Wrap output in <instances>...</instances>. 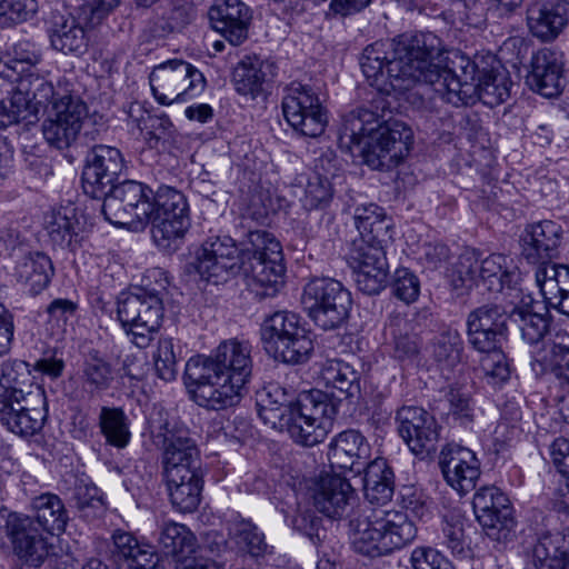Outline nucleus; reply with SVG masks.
Returning <instances> with one entry per match:
<instances>
[{"mask_svg": "<svg viewBox=\"0 0 569 569\" xmlns=\"http://www.w3.org/2000/svg\"><path fill=\"white\" fill-rule=\"evenodd\" d=\"M388 243L365 242L363 240H352L347 253V262L350 268H360V266L388 267L386 257V247Z\"/></svg>", "mask_w": 569, "mask_h": 569, "instance_id": "obj_51", "label": "nucleus"}, {"mask_svg": "<svg viewBox=\"0 0 569 569\" xmlns=\"http://www.w3.org/2000/svg\"><path fill=\"white\" fill-rule=\"evenodd\" d=\"M301 303L317 327L335 330L346 323L352 300L340 281L316 278L305 286Z\"/></svg>", "mask_w": 569, "mask_h": 569, "instance_id": "obj_9", "label": "nucleus"}, {"mask_svg": "<svg viewBox=\"0 0 569 569\" xmlns=\"http://www.w3.org/2000/svg\"><path fill=\"white\" fill-rule=\"evenodd\" d=\"M550 461L559 473L566 479L565 487L560 489L561 503L569 508V439L559 437L548 449Z\"/></svg>", "mask_w": 569, "mask_h": 569, "instance_id": "obj_59", "label": "nucleus"}, {"mask_svg": "<svg viewBox=\"0 0 569 569\" xmlns=\"http://www.w3.org/2000/svg\"><path fill=\"white\" fill-rule=\"evenodd\" d=\"M355 224L365 242L389 243L392 239L391 220L382 208L375 203L358 206L355 210Z\"/></svg>", "mask_w": 569, "mask_h": 569, "instance_id": "obj_32", "label": "nucleus"}, {"mask_svg": "<svg viewBox=\"0 0 569 569\" xmlns=\"http://www.w3.org/2000/svg\"><path fill=\"white\" fill-rule=\"evenodd\" d=\"M152 190L136 180H124L101 197L104 219L117 227L143 230L151 222Z\"/></svg>", "mask_w": 569, "mask_h": 569, "instance_id": "obj_8", "label": "nucleus"}, {"mask_svg": "<svg viewBox=\"0 0 569 569\" xmlns=\"http://www.w3.org/2000/svg\"><path fill=\"white\" fill-rule=\"evenodd\" d=\"M563 7L545 1L532 2L527 9V26L541 41L555 40L567 26Z\"/></svg>", "mask_w": 569, "mask_h": 569, "instance_id": "obj_30", "label": "nucleus"}, {"mask_svg": "<svg viewBox=\"0 0 569 569\" xmlns=\"http://www.w3.org/2000/svg\"><path fill=\"white\" fill-rule=\"evenodd\" d=\"M4 528L14 553L29 566L39 567L51 555L53 546L31 517L10 513Z\"/></svg>", "mask_w": 569, "mask_h": 569, "instance_id": "obj_20", "label": "nucleus"}, {"mask_svg": "<svg viewBox=\"0 0 569 569\" xmlns=\"http://www.w3.org/2000/svg\"><path fill=\"white\" fill-rule=\"evenodd\" d=\"M29 365L22 360H8L0 368V393L24 395L33 392Z\"/></svg>", "mask_w": 569, "mask_h": 569, "instance_id": "obj_45", "label": "nucleus"}, {"mask_svg": "<svg viewBox=\"0 0 569 569\" xmlns=\"http://www.w3.org/2000/svg\"><path fill=\"white\" fill-rule=\"evenodd\" d=\"M306 329L300 322V317L293 312L278 311L267 318L261 327V340L268 352Z\"/></svg>", "mask_w": 569, "mask_h": 569, "instance_id": "obj_38", "label": "nucleus"}, {"mask_svg": "<svg viewBox=\"0 0 569 569\" xmlns=\"http://www.w3.org/2000/svg\"><path fill=\"white\" fill-rule=\"evenodd\" d=\"M242 270L249 286L263 297L274 296L283 284L286 267L280 242L266 230L248 233V244L242 252Z\"/></svg>", "mask_w": 569, "mask_h": 569, "instance_id": "obj_7", "label": "nucleus"}, {"mask_svg": "<svg viewBox=\"0 0 569 569\" xmlns=\"http://www.w3.org/2000/svg\"><path fill=\"white\" fill-rule=\"evenodd\" d=\"M486 356L480 361L483 373L498 381H506L509 378L510 370L501 346L493 350L481 351Z\"/></svg>", "mask_w": 569, "mask_h": 569, "instance_id": "obj_62", "label": "nucleus"}, {"mask_svg": "<svg viewBox=\"0 0 569 569\" xmlns=\"http://www.w3.org/2000/svg\"><path fill=\"white\" fill-rule=\"evenodd\" d=\"M313 351V341L307 329L300 330L296 336L286 341H281L279 346L268 351L276 359H280L286 363H303Z\"/></svg>", "mask_w": 569, "mask_h": 569, "instance_id": "obj_46", "label": "nucleus"}, {"mask_svg": "<svg viewBox=\"0 0 569 569\" xmlns=\"http://www.w3.org/2000/svg\"><path fill=\"white\" fill-rule=\"evenodd\" d=\"M177 353L172 338H160L153 353L157 376L164 381H172L177 376Z\"/></svg>", "mask_w": 569, "mask_h": 569, "instance_id": "obj_58", "label": "nucleus"}, {"mask_svg": "<svg viewBox=\"0 0 569 569\" xmlns=\"http://www.w3.org/2000/svg\"><path fill=\"white\" fill-rule=\"evenodd\" d=\"M412 139V130L406 123L393 121L379 128L375 114L368 110L348 114L339 130L340 146L349 151L359 148L363 161L377 170L397 167L408 156Z\"/></svg>", "mask_w": 569, "mask_h": 569, "instance_id": "obj_5", "label": "nucleus"}, {"mask_svg": "<svg viewBox=\"0 0 569 569\" xmlns=\"http://www.w3.org/2000/svg\"><path fill=\"white\" fill-rule=\"evenodd\" d=\"M536 283L546 301L569 295V266L545 264L537 268Z\"/></svg>", "mask_w": 569, "mask_h": 569, "instance_id": "obj_41", "label": "nucleus"}, {"mask_svg": "<svg viewBox=\"0 0 569 569\" xmlns=\"http://www.w3.org/2000/svg\"><path fill=\"white\" fill-rule=\"evenodd\" d=\"M526 82L542 97L559 96L565 86L562 53L549 48L537 51L531 58Z\"/></svg>", "mask_w": 569, "mask_h": 569, "instance_id": "obj_25", "label": "nucleus"}, {"mask_svg": "<svg viewBox=\"0 0 569 569\" xmlns=\"http://www.w3.org/2000/svg\"><path fill=\"white\" fill-rule=\"evenodd\" d=\"M77 303L69 299L58 298L52 300L47 307L49 322L57 327V335L64 331L67 322L74 317Z\"/></svg>", "mask_w": 569, "mask_h": 569, "instance_id": "obj_63", "label": "nucleus"}, {"mask_svg": "<svg viewBox=\"0 0 569 569\" xmlns=\"http://www.w3.org/2000/svg\"><path fill=\"white\" fill-rule=\"evenodd\" d=\"M463 343L457 330H446L433 341L432 355L442 371L451 372L461 363Z\"/></svg>", "mask_w": 569, "mask_h": 569, "instance_id": "obj_44", "label": "nucleus"}, {"mask_svg": "<svg viewBox=\"0 0 569 569\" xmlns=\"http://www.w3.org/2000/svg\"><path fill=\"white\" fill-rule=\"evenodd\" d=\"M370 445L366 437L353 429L338 433L329 443L328 460L332 469L360 472L370 457Z\"/></svg>", "mask_w": 569, "mask_h": 569, "instance_id": "obj_27", "label": "nucleus"}, {"mask_svg": "<svg viewBox=\"0 0 569 569\" xmlns=\"http://www.w3.org/2000/svg\"><path fill=\"white\" fill-rule=\"evenodd\" d=\"M399 436L415 455L430 453L440 440L441 427L427 410L403 406L396 413Z\"/></svg>", "mask_w": 569, "mask_h": 569, "instance_id": "obj_19", "label": "nucleus"}, {"mask_svg": "<svg viewBox=\"0 0 569 569\" xmlns=\"http://www.w3.org/2000/svg\"><path fill=\"white\" fill-rule=\"evenodd\" d=\"M315 508L330 519L341 518L355 501L356 493L350 482L340 475H321L311 488Z\"/></svg>", "mask_w": 569, "mask_h": 569, "instance_id": "obj_26", "label": "nucleus"}, {"mask_svg": "<svg viewBox=\"0 0 569 569\" xmlns=\"http://www.w3.org/2000/svg\"><path fill=\"white\" fill-rule=\"evenodd\" d=\"M413 569H453L451 563L432 548H416L411 553Z\"/></svg>", "mask_w": 569, "mask_h": 569, "instance_id": "obj_64", "label": "nucleus"}, {"mask_svg": "<svg viewBox=\"0 0 569 569\" xmlns=\"http://www.w3.org/2000/svg\"><path fill=\"white\" fill-rule=\"evenodd\" d=\"M365 497L370 503L386 505L393 496V472L383 458H377L365 468Z\"/></svg>", "mask_w": 569, "mask_h": 569, "instance_id": "obj_34", "label": "nucleus"}, {"mask_svg": "<svg viewBox=\"0 0 569 569\" xmlns=\"http://www.w3.org/2000/svg\"><path fill=\"white\" fill-rule=\"evenodd\" d=\"M48 32L52 48L59 52L81 56L88 49V34L71 14L52 12Z\"/></svg>", "mask_w": 569, "mask_h": 569, "instance_id": "obj_28", "label": "nucleus"}, {"mask_svg": "<svg viewBox=\"0 0 569 569\" xmlns=\"http://www.w3.org/2000/svg\"><path fill=\"white\" fill-rule=\"evenodd\" d=\"M83 383L90 391H102L109 388L113 380L111 365L104 359L91 356L83 366Z\"/></svg>", "mask_w": 569, "mask_h": 569, "instance_id": "obj_56", "label": "nucleus"}, {"mask_svg": "<svg viewBox=\"0 0 569 569\" xmlns=\"http://www.w3.org/2000/svg\"><path fill=\"white\" fill-rule=\"evenodd\" d=\"M386 335L391 338L395 356L399 359L411 358L418 353V342L412 333V326L403 317H396L386 327Z\"/></svg>", "mask_w": 569, "mask_h": 569, "instance_id": "obj_48", "label": "nucleus"}, {"mask_svg": "<svg viewBox=\"0 0 569 569\" xmlns=\"http://www.w3.org/2000/svg\"><path fill=\"white\" fill-rule=\"evenodd\" d=\"M19 80L20 90L31 97L34 108L37 106H47L48 103H51L53 107V101L64 94L54 90L52 83L38 73H24Z\"/></svg>", "mask_w": 569, "mask_h": 569, "instance_id": "obj_52", "label": "nucleus"}, {"mask_svg": "<svg viewBox=\"0 0 569 569\" xmlns=\"http://www.w3.org/2000/svg\"><path fill=\"white\" fill-rule=\"evenodd\" d=\"M536 307L533 298L528 295L510 311V319L518 326L522 340L529 345L541 342L550 328L548 312H539Z\"/></svg>", "mask_w": 569, "mask_h": 569, "instance_id": "obj_31", "label": "nucleus"}, {"mask_svg": "<svg viewBox=\"0 0 569 569\" xmlns=\"http://www.w3.org/2000/svg\"><path fill=\"white\" fill-rule=\"evenodd\" d=\"M392 293L399 300L411 303L417 300L420 292V282L415 273L407 268H399L395 272Z\"/></svg>", "mask_w": 569, "mask_h": 569, "instance_id": "obj_61", "label": "nucleus"}, {"mask_svg": "<svg viewBox=\"0 0 569 569\" xmlns=\"http://www.w3.org/2000/svg\"><path fill=\"white\" fill-rule=\"evenodd\" d=\"M46 418L47 403L24 406V409L16 416L8 430L20 437H31L43 428Z\"/></svg>", "mask_w": 569, "mask_h": 569, "instance_id": "obj_55", "label": "nucleus"}, {"mask_svg": "<svg viewBox=\"0 0 569 569\" xmlns=\"http://www.w3.org/2000/svg\"><path fill=\"white\" fill-rule=\"evenodd\" d=\"M440 539L441 545L453 556L466 555L468 546L465 522L460 515L449 513L443 517Z\"/></svg>", "mask_w": 569, "mask_h": 569, "instance_id": "obj_54", "label": "nucleus"}, {"mask_svg": "<svg viewBox=\"0 0 569 569\" xmlns=\"http://www.w3.org/2000/svg\"><path fill=\"white\" fill-rule=\"evenodd\" d=\"M242 260V254L231 237H212L197 252L193 268L202 280L219 284L241 272Z\"/></svg>", "mask_w": 569, "mask_h": 569, "instance_id": "obj_16", "label": "nucleus"}, {"mask_svg": "<svg viewBox=\"0 0 569 569\" xmlns=\"http://www.w3.org/2000/svg\"><path fill=\"white\" fill-rule=\"evenodd\" d=\"M355 282L360 291L366 295H378L387 283L388 267L360 266V268H351Z\"/></svg>", "mask_w": 569, "mask_h": 569, "instance_id": "obj_57", "label": "nucleus"}, {"mask_svg": "<svg viewBox=\"0 0 569 569\" xmlns=\"http://www.w3.org/2000/svg\"><path fill=\"white\" fill-rule=\"evenodd\" d=\"M333 196L335 190L331 181L325 176L313 173L308 178L300 201L306 210H320L329 207Z\"/></svg>", "mask_w": 569, "mask_h": 569, "instance_id": "obj_50", "label": "nucleus"}, {"mask_svg": "<svg viewBox=\"0 0 569 569\" xmlns=\"http://www.w3.org/2000/svg\"><path fill=\"white\" fill-rule=\"evenodd\" d=\"M276 69L271 60L246 56L233 70L236 91L256 98L263 91L264 83L274 77Z\"/></svg>", "mask_w": 569, "mask_h": 569, "instance_id": "obj_29", "label": "nucleus"}, {"mask_svg": "<svg viewBox=\"0 0 569 569\" xmlns=\"http://www.w3.org/2000/svg\"><path fill=\"white\" fill-rule=\"evenodd\" d=\"M159 543L164 553L183 558L194 551L197 538L184 525L168 521L161 528Z\"/></svg>", "mask_w": 569, "mask_h": 569, "instance_id": "obj_43", "label": "nucleus"}, {"mask_svg": "<svg viewBox=\"0 0 569 569\" xmlns=\"http://www.w3.org/2000/svg\"><path fill=\"white\" fill-rule=\"evenodd\" d=\"M229 533L240 549L246 550L253 557L262 556L267 550L268 546L263 533L249 520L232 521Z\"/></svg>", "mask_w": 569, "mask_h": 569, "instance_id": "obj_49", "label": "nucleus"}, {"mask_svg": "<svg viewBox=\"0 0 569 569\" xmlns=\"http://www.w3.org/2000/svg\"><path fill=\"white\" fill-rule=\"evenodd\" d=\"M99 427L106 441L117 448H124L131 438L129 420L124 411L116 407H102Z\"/></svg>", "mask_w": 569, "mask_h": 569, "instance_id": "obj_42", "label": "nucleus"}, {"mask_svg": "<svg viewBox=\"0 0 569 569\" xmlns=\"http://www.w3.org/2000/svg\"><path fill=\"white\" fill-rule=\"evenodd\" d=\"M126 164L121 151L106 144L94 146L82 171V189L92 199H101L116 184Z\"/></svg>", "mask_w": 569, "mask_h": 569, "instance_id": "obj_18", "label": "nucleus"}, {"mask_svg": "<svg viewBox=\"0 0 569 569\" xmlns=\"http://www.w3.org/2000/svg\"><path fill=\"white\" fill-rule=\"evenodd\" d=\"M568 543L561 532L541 535L533 547V565L537 569H566Z\"/></svg>", "mask_w": 569, "mask_h": 569, "instance_id": "obj_36", "label": "nucleus"}, {"mask_svg": "<svg viewBox=\"0 0 569 569\" xmlns=\"http://www.w3.org/2000/svg\"><path fill=\"white\" fill-rule=\"evenodd\" d=\"M561 234V226L551 220L526 226L519 239L522 258L537 268L556 264L552 259L558 256Z\"/></svg>", "mask_w": 569, "mask_h": 569, "instance_id": "obj_23", "label": "nucleus"}, {"mask_svg": "<svg viewBox=\"0 0 569 569\" xmlns=\"http://www.w3.org/2000/svg\"><path fill=\"white\" fill-rule=\"evenodd\" d=\"M36 11V0H1L0 27L6 28L27 21Z\"/></svg>", "mask_w": 569, "mask_h": 569, "instance_id": "obj_60", "label": "nucleus"}, {"mask_svg": "<svg viewBox=\"0 0 569 569\" xmlns=\"http://www.w3.org/2000/svg\"><path fill=\"white\" fill-rule=\"evenodd\" d=\"M251 373V346L229 339L210 356L190 358L186 363L184 380L198 406L219 411L239 403Z\"/></svg>", "mask_w": 569, "mask_h": 569, "instance_id": "obj_2", "label": "nucleus"}, {"mask_svg": "<svg viewBox=\"0 0 569 569\" xmlns=\"http://www.w3.org/2000/svg\"><path fill=\"white\" fill-rule=\"evenodd\" d=\"M439 467L446 482L460 495L473 490L481 473L476 453L457 443L442 448Z\"/></svg>", "mask_w": 569, "mask_h": 569, "instance_id": "obj_22", "label": "nucleus"}, {"mask_svg": "<svg viewBox=\"0 0 569 569\" xmlns=\"http://www.w3.org/2000/svg\"><path fill=\"white\" fill-rule=\"evenodd\" d=\"M477 520L486 535L496 541H507L515 530L516 521L508 497L496 486L478 489L472 500Z\"/></svg>", "mask_w": 569, "mask_h": 569, "instance_id": "obj_17", "label": "nucleus"}, {"mask_svg": "<svg viewBox=\"0 0 569 569\" xmlns=\"http://www.w3.org/2000/svg\"><path fill=\"white\" fill-rule=\"evenodd\" d=\"M87 118V104L79 97L63 94L42 122L43 138L53 148L68 149L77 142Z\"/></svg>", "mask_w": 569, "mask_h": 569, "instance_id": "obj_15", "label": "nucleus"}, {"mask_svg": "<svg viewBox=\"0 0 569 569\" xmlns=\"http://www.w3.org/2000/svg\"><path fill=\"white\" fill-rule=\"evenodd\" d=\"M53 267L50 258L42 252H30L23 256L14 268L19 282L28 287L32 295H38L50 283Z\"/></svg>", "mask_w": 569, "mask_h": 569, "instance_id": "obj_33", "label": "nucleus"}, {"mask_svg": "<svg viewBox=\"0 0 569 569\" xmlns=\"http://www.w3.org/2000/svg\"><path fill=\"white\" fill-rule=\"evenodd\" d=\"M321 378L328 387L347 397H352L359 391V372L341 359L326 360L321 368Z\"/></svg>", "mask_w": 569, "mask_h": 569, "instance_id": "obj_40", "label": "nucleus"}, {"mask_svg": "<svg viewBox=\"0 0 569 569\" xmlns=\"http://www.w3.org/2000/svg\"><path fill=\"white\" fill-rule=\"evenodd\" d=\"M36 517L34 526L39 525L43 531L50 535L64 531L68 522V512L62 500L53 493H43L32 501Z\"/></svg>", "mask_w": 569, "mask_h": 569, "instance_id": "obj_37", "label": "nucleus"}, {"mask_svg": "<svg viewBox=\"0 0 569 569\" xmlns=\"http://www.w3.org/2000/svg\"><path fill=\"white\" fill-rule=\"evenodd\" d=\"M510 312L498 303H487L472 310L467 319L468 341L477 351L501 346L507 336Z\"/></svg>", "mask_w": 569, "mask_h": 569, "instance_id": "obj_21", "label": "nucleus"}, {"mask_svg": "<svg viewBox=\"0 0 569 569\" xmlns=\"http://www.w3.org/2000/svg\"><path fill=\"white\" fill-rule=\"evenodd\" d=\"M289 393L278 383H270L259 395L258 412L264 422L286 428L299 445L313 447L322 442L337 413L336 406L321 391L303 393L292 402Z\"/></svg>", "mask_w": 569, "mask_h": 569, "instance_id": "obj_3", "label": "nucleus"}, {"mask_svg": "<svg viewBox=\"0 0 569 569\" xmlns=\"http://www.w3.org/2000/svg\"><path fill=\"white\" fill-rule=\"evenodd\" d=\"M282 112L287 122L301 134L316 138L325 132L327 112L309 84L291 82L284 88Z\"/></svg>", "mask_w": 569, "mask_h": 569, "instance_id": "obj_14", "label": "nucleus"}, {"mask_svg": "<svg viewBox=\"0 0 569 569\" xmlns=\"http://www.w3.org/2000/svg\"><path fill=\"white\" fill-rule=\"evenodd\" d=\"M453 279L456 288H471L482 284L491 292H501L505 289L517 290L519 274L511 267L510 260L500 253L490 254L479 259L476 251H467L459 257L455 268Z\"/></svg>", "mask_w": 569, "mask_h": 569, "instance_id": "obj_10", "label": "nucleus"}, {"mask_svg": "<svg viewBox=\"0 0 569 569\" xmlns=\"http://www.w3.org/2000/svg\"><path fill=\"white\" fill-rule=\"evenodd\" d=\"M475 87V102L480 100L489 107H495L509 98L511 81L506 72L491 69L478 76Z\"/></svg>", "mask_w": 569, "mask_h": 569, "instance_id": "obj_39", "label": "nucleus"}, {"mask_svg": "<svg viewBox=\"0 0 569 569\" xmlns=\"http://www.w3.org/2000/svg\"><path fill=\"white\" fill-rule=\"evenodd\" d=\"M163 318L162 300L156 293L140 290L137 293H120L117 302V319L131 342L146 348L158 331Z\"/></svg>", "mask_w": 569, "mask_h": 569, "instance_id": "obj_11", "label": "nucleus"}, {"mask_svg": "<svg viewBox=\"0 0 569 569\" xmlns=\"http://www.w3.org/2000/svg\"><path fill=\"white\" fill-rule=\"evenodd\" d=\"M151 430L163 449V476L172 506L183 513L193 512L203 487L200 452L194 440L187 429L168 421H152Z\"/></svg>", "mask_w": 569, "mask_h": 569, "instance_id": "obj_4", "label": "nucleus"}, {"mask_svg": "<svg viewBox=\"0 0 569 569\" xmlns=\"http://www.w3.org/2000/svg\"><path fill=\"white\" fill-rule=\"evenodd\" d=\"M416 536V525L401 510L366 507L350 520L353 550L371 558L400 549L410 543Z\"/></svg>", "mask_w": 569, "mask_h": 569, "instance_id": "obj_6", "label": "nucleus"}, {"mask_svg": "<svg viewBox=\"0 0 569 569\" xmlns=\"http://www.w3.org/2000/svg\"><path fill=\"white\" fill-rule=\"evenodd\" d=\"M360 67L369 84L387 96L399 98L425 83L452 106L475 103L476 63L458 50L445 51L431 32L376 41L363 49Z\"/></svg>", "mask_w": 569, "mask_h": 569, "instance_id": "obj_1", "label": "nucleus"}, {"mask_svg": "<svg viewBox=\"0 0 569 569\" xmlns=\"http://www.w3.org/2000/svg\"><path fill=\"white\" fill-rule=\"evenodd\" d=\"M152 238L156 244L169 249L184 237L190 227L189 206L183 193L161 186L151 196Z\"/></svg>", "mask_w": 569, "mask_h": 569, "instance_id": "obj_13", "label": "nucleus"}, {"mask_svg": "<svg viewBox=\"0 0 569 569\" xmlns=\"http://www.w3.org/2000/svg\"><path fill=\"white\" fill-rule=\"evenodd\" d=\"M208 16L212 28L231 46H240L248 39L252 11L241 0H218Z\"/></svg>", "mask_w": 569, "mask_h": 569, "instance_id": "obj_24", "label": "nucleus"}, {"mask_svg": "<svg viewBox=\"0 0 569 569\" xmlns=\"http://www.w3.org/2000/svg\"><path fill=\"white\" fill-rule=\"evenodd\" d=\"M44 228L54 246L73 248L78 243L80 226L73 208L53 209L44 217Z\"/></svg>", "mask_w": 569, "mask_h": 569, "instance_id": "obj_35", "label": "nucleus"}, {"mask_svg": "<svg viewBox=\"0 0 569 569\" xmlns=\"http://www.w3.org/2000/svg\"><path fill=\"white\" fill-rule=\"evenodd\" d=\"M46 405L44 391L36 387L33 392L0 393V422L8 429L24 406Z\"/></svg>", "mask_w": 569, "mask_h": 569, "instance_id": "obj_47", "label": "nucleus"}, {"mask_svg": "<svg viewBox=\"0 0 569 569\" xmlns=\"http://www.w3.org/2000/svg\"><path fill=\"white\" fill-rule=\"evenodd\" d=\"M149 82L154 99L162 106L196 98L206 88L203 74L189 62L179 59L156 66Z\"/></svg>", "mask_w": 569, "mask_h": 569, "instance_id": "obj_12", "label": "nucleus"}, {"mask_svg": "<svg viewBox=\"0 0 569 569\" xmlns=\"http://www.w3.org/2000/svg\"><path fill=\"white\" fill-rule=\"evenodd\" d=\"M448 413L461 425L473 421L475 403L468 389L460 385H450L445 393Z\"/></svg>", "mask_w": 569, "mask_h": 569, "instance_id": "obj_53", "label": "nucleus"}]
</instances>
